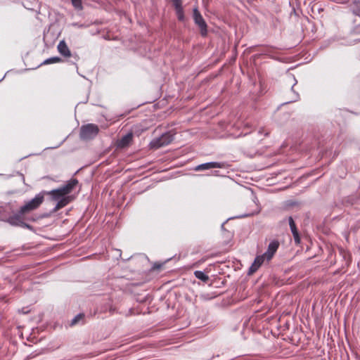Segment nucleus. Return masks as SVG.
I'll return each instance as SVG.
<instances>
[{
  "instance_id": "34",
  "label": "nucleus",
  "mask_w": 360,
  "mask_h": 360,
  "mask_svg": "<svg viewBox=\"0 0 360 360\" xmlns=\"http://www.w3.org/2000/svg\"><path fill=\"white\" fill-rule=\"evenodd\" d=\"M247 125L245 124L244 127H243V129L242 130V131L240 133V134H235V137H240V136H245L247 135L248 134V131H247V128H246Z\"/></svg>"
},
{
  "instance_id": "19",
  "label": "nucleus",
  "mask_w": 360,
  "mask_h": 360,
  "mask_svg": "<svg viewBox=\"0 0 360 360\" xmlns=\"http://www.w3.org/2000/svg\"><path fill=\"white\" fill-rule=\"evenodd\" d=\"M292 79H293V80L295 82L293 85L291 86V89H290L291 91L293 93V97L292 98V99L290 101L285 102V103L281 104L280 106L284 105H286V104H288V103H292V102H295V101H298L300 99V94L297 91H295V89H294V86L297 83V81L295 79V77L294 75H292Z\"/></svg>"
},
{
  "instance_id": "47",
  "label": "nucleus",
  "mask_w": 360,
  "mask_h": 360,
  "mask_svg": "<svg viewBox=\"0 0 360 360\" xmlns=\"http://www.w3.org/2000/svg\"><path fill=\"white\" fill-rule=\"evenodd\" d=\"M1 82V79H0V82Z\"/></svg>"
},
{
  "instance_id": "7",
  "label": "nucleus",
  "mask_w": 360,
  "mask_h": 360,
  "mask_svg": "<svg viewBox=\"0 0 360 360\" xmlns=\"http://www.w3.org/2000/svg\"><path fill=\"white\" fill-rule=\"evenodd\" d=\"M280 243L277 240H272L269 242L267 250L262 254L265 257L266 261L269 262L272 259L279 248Z\"/></svg>"
},
{
  "instance_id": "37",
  "label": "nucleus",
  "mask_w": 360,
  "mask_h": 360,
  "mask_svg": "<svg viewBox=\"0 0 360 360\" xmlns=\"http://www.w3.org/2000/svg\"><path fill=\"white\" fill-rule=\"evenodd\" d=\"M338 4H346L349 2L348 0H338L336 1Z\"/></svg>"
},
{
  "instance_id": "14",
  "label": "nucleus",
  "mask_w": 360,
  "mask_h": 360,
  "mask_svg": "<svg viewBox=\"0 0 360 360\" xmlns=\"http://www.w3.org/2000/svg\"><path fill=\"white\" fill-rule=\"evenodd\" d=\"M360 201V197L356 195H351L344 197L342 199V204L345 207H350L356 205Z\"/></svg>"
},
{
  "instance_id": "48",
  "label": "nucleus",
  "mask_w": 360,
  "mask_h": 360,
  "mask_svg": "<svg viewBox=\"0 0 360 360\" xmlns=\"http://www.w3.org/2000/svg\"><path fill=\"white\" fill-rule=\"evenodd\" d=\"M1 82V79H0V82Z\"/></svg>"
},
{
  "instance_id": "1",
  "label": "nucleus",
  "mask_w": 360,
  "mask_h": 360,
  "mask_svg": "<svg viewBox=\"0 0 360 360\" xmlns=\"http://www.w3.org/2000/svg\"><path fill=\"white\" fill-rule=\"evenodd\" d=\"M267 87L259 72L250 75L249 71V108L260 110L264 106V99Z\"/></svg>"
},
{
  "instance_id": "33",
  "label": "nucleus",
  "mask_w": 360,
  "mask_h": 360,
  "mask_svg": "<svg viewBox=\"0 0 360 360\" xmlns=\"http://www.w3.org/2000/svg\"><path fill=\"white\" fill-rule=\"evenodd\" d=\"M171 1L173 3V6H174L175 10L177 9L178 8L182 7L181 0H171Z\"/></svg>"
},
{
  "instance_id": "8",
  "label": "nucleus",
  "mask_w": 360,
  "mask_h": 360,
  "mask_svg": "<svg viewBox=\"0 0 360 360\" xmlns=\"http://www.w3.org/2000/svg\"><path fill=\"white\" fill-rule=\"evenodd\" d=\"M288 221L290 231L293 236L295 243L298 245L301 243V240H302L301 233H300L292 217L289 216L288 218Z\"/></svg>"
},
{
  "instance_id": "46",
  "label": "nucleus",
  "mask_w": 360,
  "mask_h": 360,
  "mask_svg": "<svg viewBox=\"0 0 360 360\" xmlns=\"http://www.w3.org/2000/svg\"><path fill=\"white\" fill-rule=\"evenodd\" d=\"M1 82V79H0V82Z\"/></svg>"
},
{
  "instance_id": "20",
  "label": "nucleus",
  "mask_w": 360,
  "mask_h": 360,
  "mask_svg": "<svg viewBox=\"0 0 360 360\" xmlns=\"http://www.w3.org/2000/svg\"><path fill=\"white\" fill-rule=\"evenodd\" d=\"M11 212V207L9 205L0 206V220L6 221Z\"/></svg>"
},
{
  "instance_id": "17",
  "label": "nucleus",
  "mask_w": 360,
  "mask_h": 360,
  "mask_svg": "<svg viewBox=\"0 0 360 360\" xmlns=\"http://www.w3.org/2000/svg\"><path fill=\"white\" fill-rule=\"evenodd\" d=\"M266 297V293L264 292V290L262 289L260 291H258L255 296L252 297L250 300H249V304L252 302V305L254 304H260L263 302L264 298Z\"/></svg>"
},
{
  "instance_id": "43",
  "label": "nucleus",
  "mask_w": 360,
  "mask_h": 360,
  "mask_svg": "<svg viewBox=\"0 0 360 360\" xmlns=\"http://www.w3.org/2000/svg\"><path fill=\"white\" fill-rule=\"evenodd\" d=\"M63 143V142H61L60 144H58V146H56L51 147V148H58V146H60L61 145V143Z\"/></svg>"
},
{
  "instance_id": "28",
  "label": "nucleus",
  "mask_w": 360,
  "mask_h": 360,
  "mask_svg": "<svg viewBox=\"0 0 360 360\" xmlns=\"http://www.w3.org/2000/svg\"><path fill=\"white\" fill-rule=\"evenodd\" d=\"M248 217V214L247 213H244L241 215H238V216H235V217H229V219H226V221H224V223H222L221 226V230L223 231H225V228H224V225L225 224L229 221V220H231V219H238V218H244V217Z\"/></svg>"
},
{
  "instance_id": "15",
  "label": "nucleus",
  "mask_w": 360,
  "mask_h": 360,
  "mask_svg": "<svg viewBox=\"0 0 360 360\" xmlns=\"http://www.w3.org/2000/svg\"><path fill=\"white\" fill-rule=\"evenodd\" d=\"M133 139L132 133H128L122 136L118 141V147L125 148L129 145Z\"/></svg>"
},
{
  "instance_id": "24",
  "label": "nucleus",
  "mask_w": 360,
  "mask_h": 360,
  "mask_svg": "<svg viewBox=\"0 0 360 360\" xmlns=\"http://www.w3.org/2000/svg\"><path fill=\"white\" fill-rule=\"evenodd\" d=\"M194 276L199 280L206 283L209 280V276L206 275L203 271H194Z\"/></svg>"
},
{
  "instance_id": "45",
  "label": "nucleus",
  "mask_w": 360,
  "mask_h": 360,
  "mask_svg": "<svg viewBox=\"0 0 360 360\" xmlns=\"http://www.w3.org/2000/svg\"><path fill=\"white\" fill-rule=\"evenodd\" d=\"M1 82V79H0V82Z\"/></svg>"
},
{
  "instance_id": "31",
  "label": "nucleus",
  "mask_w": 360,
  "mask_h": 360,
  "mask_svg": "<svg viewBox=\"0 0 360 360\" xmlns=\"http://www.w3.org/2000/svg\"><path fill=\"white\" fill-rule=\"evenodd\" d=\"M350 34L356 35L360 34V23L356 26H354L351 30Z\"/></svg>"
},
{
  "instance_id": "2",
  "label": "nucleus",
  "mask_w": 360,
  "mask_h": 360,
  "mask_svg": "<svg viewBox=\"0 0 360 360\" xmlns=\"http://www.w3.org/2000/svg\"><path fill=\"white\" fill-rule=\"evenodd\" d=\"M78 184V180L73 178L68 181L66 184L61 187L57 189H53L48 193L52 197L53 200L57 201V203L53 208V212H56L64 207L70 202L71 198L68 195Z\"/></svg>"
},
{
  "instance_id": "22",
  "label": "nucleus",
  "mask_w": 360,
  "mask_h": 360,
  "mask_svg": "<svg viewBox=\"0 0 360 360\" xmlns=\"http://www.w3.org/2000/svg\"><path fill=\"white\" fill-rule=\"evenodd\" d=\"M353 14L360 17V1L354 0L353 5L350 8Z\"/></svg>"
},
{
  "instance_id": "27",
  "label": "nucleus",
  "mask_w": 360,
  "mask_h": 360,
  "mask_svg": "<svg viewBox=\"0 0 360 360\" xmlns=\"http://www.w3.org/2000/svg\"><path fill=\"white\" fill-rule=\"evenodd\" d=\"M72 6L77 11L83 9L82 0H71Z\"/></svg>"
},
{
  "instance_id": "10",
  "label": "nucleus",
  "mask_w": 360,
  "mask_h": 360,
  "mask_svg": "<svg viewBox=\"0 0 360 360\" xmlns=\"http://www.w3.org/2000/svg\"><path fill=\"white\" fill-rule=\"evenodd\" d=\"M249 199L251 200V202L256 207L255 210H249V217L257 214L261 211V206L259 202V200L256 195V193L254 190L249 187Z\"/></svg>"
},
{
  "instance_id": "42",
  "label": "nucleus",
  "mask_w": 360,
  "mask_h": 360,
  "mask_svg": "<svg viewBox=\"0 0 360 360\" xmlns=\"http://www.w3.org/2000/svg\"><path fill=\"white\" fill-rule=\"evenodd\" d=\"M247 324H248V319L244 321L243 326L245 327Z\"/></svg>"
},
{
  "instance_id": "32",
  "label": "nucleus",
  "mask_w": 360,
  "mask_h": 360,
  "mask_svg": "<svg viewBox=\"0 0 360 360\" xmlns=\"http://www.w3.org/2000/svg\"><path fill=\"white\" fill-rule=\"evenodd\" d=\"M249 360H265V359L260 354H249Z\"/></svg>"
},
{
  "instance_id": "29",
  "label": "nucleus",
  "mask_w": 360,
  "mask_h": 360,
  "mask_svg": "<svg viewBox=\"0 0 360 360\" xmlns=\"http://www.w3.org/2000/svg\"><path fill=\"white\" fill-rule=\"evenodd\" d=\"M84 317V315L83 314H79L76 316H75L72 321H71V325H75L77 324L81 319H82Z\"/></svg>"
},
{
  "instance_id": "3",
  "label": "nucleus",
  "mask_w": 360,
  "mask_h": 360,
  "mask_svg": "<svg viewBox=\"0 0 360 360\" xmlns=\"http://www.w3.org/2000/svg\"><path fill=\"white\" fill-rule=\"evenodd\" d=\"M99 132L98 127L95 124H86L80 128L79 136L82 140H91L94 139Z\"/></svg>"
},
{
  "instance_id": "30",
  "label": "nucleus",
  "mask_w": 360,
  "mask_h": 360,
  "mask_svg": "<svg viewBox=\"0 0 360 360\" xmlns=\"http://www.w3.org/2000/svg\"><path fill=\"white\" fill-rule=\"evenodd\" d=\"M341 46H354V43L352 39H345L340 44Z\"/></svg>"
},
{
  "instance_id": "21",
  "label": "nucleus",
  "mask_w": 360,
  "mask_h": 360,
  "mask_svg": "<svg viewBox=\"0 0 360 360\" xmlns=\"http://www.w3.org/2000/svg\"><path fill=\"white\" fill-rule=\"evenodd\" d=\"M249 21L255 26L257 30H262L263 28V24L259 22L258 18L252 14H249Z\"/></svg>"
},
{
  "instance_id": "39",
  "label": "nucleus",
  "mask_w": 360,
  "mask_h": 360,
  "mask_svg": "<svg viewBox=\"0 0 360 360\" xmlns=\"http://www.w3.org/2000/svg\"><path fill=\"white\" fill-rule=\"evenodd\" d=\"M248 297V292H245L243 293V295H241V299L244 300L245 299L246 297Z\"/></svg>"
},
{
  "instance_id": "12",
  "label": "nucleus",
  "mask_w": 360,
  "mask_h": 360,
  "mask_svg": "<svg viewBox=\"0 0 360 360\" xmlns=\"http://www.w3.org/2000/svg\"><path fill=\"white\" fill-rule=\"evenodd\" d=\"M266 258L263 255H257L251 265L249 266V276L256 272L259 268L262 265Z\"/></svg>"
},
{
  "instance_id": "18",
  "label": "nucleus",
  "mask_w": 360,
  "mask_h": 360,
  "mask_svg": "<svg viewBox=\"0 0 360 360\" xmlns=\"http://www.w3.org/2000/svg\"><path fill=\"white\" fill-rule=\"evenodd\" d=\"M264 340H265V338L261 334H257L254 338H252V347L255 348V350H260L262 345V341Z\"/></svg>"
},
{
  "instance_id": "11",
  "label": "nucleus",
  "mask_w": 360,
  "mask_h": 360,
  "mask_svg": "<svg viewBox=\"0 0 360 360\" xmlns=\"http://www.w3.org/2000/svg\"><path fill=\"white\" fill-rule=\"evenodd\" d=\"M251 126L249 124V136H251V139L253 143L259 142L262 139V136H266L269 134V132L265 131L263 129L260 128L257 130H250Z\"/></svg>"
},
{
  "instance_id": "44",
  "label": "nucleus",
  "mask_w": 360,
  "mask_h": 360,
  "mask_svg": "<svg viewBox=\"0 0 360 360\" xmlns=\"http://www.w3.org/2000/svg\"><path fill=\"white\" fill-rule=\"evenodd\" d=\"M252 49V48L249 46V49H248L249 53L251 52Z\"/></svg>"
},
{
  "instance_id": "36",
  "label": "nucleus",
  "mask_w": 360,
  "mask_h": 360,
  "mask_svg": "<svg viewBox=\"0 0 360 360\" xmlns=\"http://www.w3.org/2000/svg\"><path fill=\"white\" fill-rule=\"evenodd\" d=\"M200 298L202 300H210L211 297H209L208 294H202L200 295Z\"/></svg>"
},
{
  "instance_id": "4",
  "label": "nucleus",
  "mask_w": 360,
  "mask_h": 360,
  "mask_svg": "<svg viewBox=\"0 0 360 360\" xmlns=\"http://www.w3.org/2000/svg\"><path fill=\"white\" fill-rule=\"evenodd\" d=\"M174 140V135L170 132L162 134L160 137L153 139L150 142V148L158 149L161 147L169 145Z\"/></svg>"
},
{
  "instance_id": "13",
  "label": "nucleus",
  "mask_w": 360,
  "mask_h": 360,
  "mask_svg": "<svg viewBox=\"0 0 360 360\" xmlns=\"http://www.w3.org/2000/svg\"><path fill=\"white\" fill-rule=\"evenodd\" d=\"M224 167V163L217 162H209L203 164H200L197 165L195 168V171H201V170H207L215 168H222Z\"/></svg>"
},
{
  "instance_id": "26",
  "label": "nucleus",
  "mask_w": 360,
  "mask_h": 360,
  "mask_svg": "<svg viewBox=\"0 0 360 360\" xmlns=\"http://www.w3.org/2000/svg\"><path fill=\"white\" fill-rule=\"evenodd\" d=\"M175 11H176V14L178 20L181 22L184 21L185 15H184V11L183 7L178 8L177 9L175 10Z\"/></svg>"
},
{
  "instance_id": "40",
  "label": "nucleus",
  "mask_w": 360,
  "mask_h": 360,
  "mask_svg": "<svg viewBox=\"0 0 360 360\" xmlns=\"http://www.w3.org/2000/svg\"><path fill=\"white\" fill-rule=\"evenodd\" d=\"M243 5L244 6H246V3L248 2V0H239Z\"/></svg>"
},
{
  "instance_id": "5",
  "label": "nucleus",
  "mask_w": 360,
  "mask_h": 360,
  "mask_svg": "<svg viewBox=\"0 0 360 360\" xmlns=\"http://www.w3.org/2000/svg\"><path fill=\"white\" fill-rule=\"evenodd\" d=\"M44 201V195L42 193H39L35 195L34 198L29 200L26 202L23 206H22L20 209V214H25L27 212H30L34 210H36L39 207V205Z\"/></svg>"
},
{
  "instance_id": "9",
  "label": "nucleus",
  "mask_w": 360,
  "mask_h": 360,
  "mask_svg": "<svg viewBox=\"0 0 360 360\" xmlns=\"http://www.w3.org/2000/svg\"><path fill=\"white\" fill-rule=\"evenodd\" d=\"M22 215L23 214H20V211L18 212V213H16L12 216L9 214L5 221H7L12 226H17L30 229V226L23 221L22 218Z\"/></svg>"
},
{
  "instance_id": "25",
  "label": "nucleus",
  "mask_w": 360,
  "mask_h": 360,
  "mask_svg": "<svg viewBox=\"0 0 360 360\" xmlns=\"http://www.w3.org/2000/svg\"><path fill=\"white\" fill-rule=\"evenodd\" d=\"M60 61H62V59L60 58H59L58 56H54V57H51V58H47L45 60H44L40 64L39 66L43 65H49V64L59 63Z\"/></svg>"
},
{
  "instance_id": "41",
  "label": "nucleus",
  "mask_w": 360,
  "mask_h": 360,
  "mask_svg": "<svg viewBox=\"0 0 360 360\" xmlns=\"http://www.w3.org/2000/svg\"><path fill=\"white\" fill-rule=\"evenodd\" d=\"M257 153H255L254 155L251 154L250 152L249 151V155H248V157L249 158H252L254 155H255Z\"/></svg>"
},
{
  "instance_id": "38",
  "label": "nucleus",
  "mask_w": 360,
  "mask_h": 360,
  "mask_svg": "<svg viewBox=\"0 0 360 360\" xmlns=\"http://www.w3.org/2000/svg\"><path fill=\"white\" fill-rule=\"evenodd\" d=\"M352 41H353L354 45H355L360 42V38L354 39H352Z\"/></svg>"
},
{
  "instance_id": "35",
  "label": "nucleus",
  "mask_w": 360,
  "mask_h": 360,
  "mask_svg": "<svg viewBox=\"0 0 360 360\" xmlns=\"http://www.w3.org/2000/svg\"><path fill=\"white\" fill-rule=\"evenodd\" d=\"M297 205V202L293 200H288L286 202V205L290 207H293Z\"/></svg>"
},
{
  "instance_id": "6",
  "label": "nucleus",
  "mask_w": 360,
  "mask_h": 360,
  "mask_svg": "<svg viewBox=\"0 0 360 360\" xmlns=\"http://www.w3.org/2000/svg\"><path fill=\"white\" fill-rule=\"evenodd\" d=\"M193 18L194 23L199 27L200 34L202 37H205L207 34V25L204 20L202 15L198 10V6L193 8Z\"/></svg>"
},
{
  "instance_id": "16",
  "label": "nucleus",
  "mask_w": 360,
  "mask_h": 360,
  "mask_svg": "<svg viewBox=\"0 0 360 360\" xmlns=\"http://www.w3.org/2000/svg\"><path fill=\"white\" fill-rule=\"evenodd\" d=\"M58 51L62 56L65 57H69L71 56L70 51L63 40L59 42L58 45Z\"/></svg>"
},
{
  "instance_id": "23",
  "label": "nucleus",
  "mask_w": 360,
  "mask_h": 360,
  "mask_svg": "<svg viewBox=\"0 0 360 360\" xmlns=\"http://www.w3.org/2000/svg\"><path fill=\"white\" fill-rule=\"evenodd\" d=\"M22 6L27 10L34 11L36 8H37L38 3L35 0H34L32 2L26 1L22 2Z\"/></svg>"
}]
</instances>
